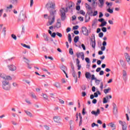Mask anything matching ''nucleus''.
I'll return each instance as SVG.
<instances>
[{"mask_svg": "<svg viewBox=\"0 0 130 130\" xmlns=\"http://www.w3.org/2000/svg\"><path fill=\"white\" fill-rule=\"evenodd\" d=\"M46 7L50 13V16L48 17V20H51V18H54V20H55V15H56V10L54 9L55 4L52 2H50L49 4H47Z\"/></svg>", "mask_w": 130, "mask_h": 130, "instance_id": "1", "label": "nucleus"}, {"mask_svg": "<svg viewBox=\"0 0 130 130\" xmlns=\"http://www.w3.org/2000/svg\"><path fill=\"white\" fill-rule=\"evenodd\" d=\"M73 6H75V4H74V3H71L69 4V6L66 8V9L63 8L60 10V15L61 17V21H64V20H66V13H68V9L72 10Z\"/></svg>", "mask_w": 130, "mask_h": 130, "instance_id": "2", "label": "nucleus"}, {"mask_svg": "<svg viewBox=\"0 0 130 130\" xmlns=\"http://www.w3.org/2000/svg\"><path fill=\"white\" fill-rule=\"evenodd\" d=\"M9 80H3L2 81V87L4 90L9 91L11 89V84H10Z\"/></svg>", "mask_w": 130, "mask_h": 130, "instance_id": "3", "label": "nucleus"}, {"mask_svg": "<svg viewBox=\"0 0 130 130\" xmlns=\"http://www.w3.org/2000/svg\"><path fill=\"white\" fill-rule=\"evenodd\" d=\"M53 119L55 122L58 123V125H61V124H62L61 122H60L61 118L60 116H54L53 117Z\"/></svg>", "mask_w": 130, "mask_h": 130, "instance_id": "4", "label": "nucleus"}, {"mask_svg": "<svg viewBox=\"0 0 130 130\" xmlns=\"http://www.w3.org/2000/svg\"><path fill=\"white\" fill-rule=\"evenodd\" d=\"M0 78H2V79H3L4 81L8 80V81H11V80H13V78L12 77L10 76H6V75L4 74H0Z\"/></svg>", "mask_w": 130, "mask_h": 130, "instance_id": "5", "label": "nucleus"}, {"mask_svg": "<svg viewBox=\"0 0 130 130\" xmlns=\"http://www.w3.org/2000/svg\"><path fill=\"white\" fill-rule=\"evenodd\" d=\"M82 32L85 36H89V33H90V31H89L85 26H83L82 27Z\"/></svg>", "mask_w": 130, "mask_h": 130, "instance_id": "6", "label": "nucleus"}, {"mask_svg": "<svg viewBox=\"0 0 130 130\" xmlns=\"http://www.w3.org/2000/svg\"><path fill=\"white\" fill-rule=\"evenodd\" d=\"M25 19H26V16L24 13H22V14L19 15L18 21V22H24Z\"/></svg>", "mask_w": 130, "mask_h": 130, "instance_id": "7", "label": "nucleus"}, {"mask_svg": "<svg viewBox=\"0 0 130 130\" xmlns=\"http://www.w3.org/2000/svg\"><path fill=\"white\" fill-rule=\"evenodd\" d=\"M119 123L122 126V130H126L127 127L126 126V123L125 122L122 121L121 120H119Z\"/></svg>", "mask_w": 130, "mask_h": 130, "instance_id": "8", "label": "nucleus"}, {"mask_svg": "<svg viewBox=\"0 0 130 130\" xmlns=\"http://www.w3.org/2000/svg\"><path fill=\"white\" fill-rule=\"evenodd\" d=\"M112 98V96L111 95H107L105 98H104L103 99V102L104 104H106L107 102H109V99H111Z\"/></svg>", "mask_w": 130, "mask_h": 130, "instance_id": "9", "label": "nucleus"}, {"mask_svg": "<svg viewBox=\"0 0 130 130\" xmlns=\"http://www.w3.org/2000/svg\"><path fill=\"white\" fill-rule=\"evenodd\" d=\"M7 67L9 70L11 72H15V71L17 70V67L14 64L8 65Z\"/></svg>", "mask_w": 130, "mask_h": 130, "instance_id": "10", "label": "nucleus"}, {"mask_svg": "<svg viewBox=\"0 0 130 130\" xmlns=\"http://www.w3.org/2000/svg\"><path fill=\"white\" fill-rule=\"evenodd\" d=\"M61 27V19H58L57 20V23H56V25L54 26V28H57V29H59Z\"/></svg>", "mask_w": 130, "mask_h": 130, "instance_id": "11", "label": "nucleus"}, {"mask_svg": "<svg viewBox=\"0 0 130 130\" xmlns=\"http://www.w3.org/2000/svg\"><path fill=\"white\" fill-rule=\"evenodd\" d=\"M125 57L127 62L130 66V56H129V55H128V53H125Z\"/></svg>", "mask_w": 130, "mask_h": 130, "instance_id": "12", "label": "nucleus"}, {"mask_svg": "<svg viewBox=\"0 0 130 130\" xmlns=\"http://www.w3.org/2000/svg\"><path fill=\"white\" fill-rule=\"evenodd\" d=\"M123 80H124V82H126L127 80L126 71L124 70L123 71Z\"/></svg>", "mask_w": 130, "mask_h": 130, "instance_id": "13", "label": "nucleus"}, {"mask_svg": "<svg viewBox=\"0 0 130 130\" xmlns=\"http://www.w3.org/2000/svg\"><path fill=\"white\" fill-rule=\"evenodd\" d=\"M72 76L75 80V83H77L78 82V76H77V74H76V72L75 70L72 71Z\"/></svg>", "mask_w": 130, "mask_h": 130, "instance_id": "14", "label": "nucleus"}, {"mask_svg": "<svg viewBox=\"0 0 130 130\" xmlns=\"http://www.w3.org/2000/svg\"><path fill=\"white\" fill-rule=\"evenodd\" d=\"M91 114H93V115H95V116H98V114H100V110L98 109L96 112L95 111H92Z\"/></svg>", "mask_w": 130, "mask_h": 130, "instance_id": "15", "label": "nucleus"}, {"mask_svg": "<svg viewBox=\"0 0 130 130\" xmlns=\"http://www.w3.org/2000/svg\"><path fill=\"white\" fill-rule=\"evenodd\" d=\"M113 112L115 115L117 113V107H116V104H114V105H113Z\"/></svg>", "mask_w": 130, "mask_h": 130, "instance_id": "16", "label": "nucleus"}, {"mask_svg": "<svg viewBox=\"0 0 130 130\" xmlns=\"http://www.w3.org/2000/svg\"><path fill=\"white\" fill-rule=\"evenodd\" d=\"M54 22H55V19L54 18H52V20L51 21H50V20H49V21L48 22V23H47V26H50L51 25H52L54 23Z\"/></svg>", "mask_w": 130, "mask_h": 130, "instance_id": "17", "label": "nucleus"}, {"mask_svg": "<svg viewBox=\"0 0 130 130\" xmlns=\"http://www.w3.org/2000/svg\"><path fill=\"white\" fill-rule=\"evenodd\" d=\"M90 44L92 48H95L96 46V42L95 41V37H94V41L91 40V42L90 43Z\"/></svg>", "mask_w": 130, "mask_h": 130, "instance_id": "18", "label": "nucleus"}, {"mask_svg": "<svg viewBox=\"0 0 130 130\" xmlns=\"http://www.w3.org/2000/svg\"><path fill=\"white\" fill-rule=\"evenodd\" d=\"M24 112H25V113H26V115H27V116H29V117H33L32 113H31V112H30L29 111H27V110H24Z\"/></svg>", "mask_w": 130, "mask_h": 130, "instance_id": "19", "label": "nucleus"}, {"mask_svg": "<svg viewBox=\"0 0 130 130\" xmlns=\"http://www.w3.org/2000/svg\"><path fill=\"white\" fill-rule=\"evenodd\" d=\"M120 63L122 68H125L126 66V63H125V62L123 60H120Z\"/></svg>", "mask_w": 130, "mask_h": 130, "instance_id": "20", "label": "nucleus"}, {"mask_svg": "<svg viewBox=\"0 0 130 130\" xmlns=\"http://www.w3.org/2000/svg\"><path fill=\"white\" fill-rule=\"evenodd\" d=\"M99 2L100 4L99 5L100 8H102L104 6V0H99Z\"/></svg>", "mask_w": 130, "mask_h": 130, "instance_id": "21", "label": "nucleus"}, {"mask_svg": "<svg viewBox=\"0 0 130 130\" xmlns=\"http://www.w3.org/2000/svg\"><path fill=\"white\" fill-rule=\"evenodd\" d=\"M110 126L111 127H113L112 129L114 130L116 128V126H115V124L113 123V122L110 123Z\"/></svg>", "mask_w": 130, "mask_h": 130, "instance_id": "22", "label": "nucleus"}, {"mask_svg": "<svg viewBox=\"0 0 130 130\" xmlns=\"http://www.w3.org/2000/svg\"><path fill=\"white\" fill-rule=\"evenodd\" d=\"M85 77L86 79H90V78H91V73H90V72H86Z\"/></svg>", "mask_w": 130, "mask_h": 130, "instance_id": "23", "label": "nucleus"}, {"mask_svg": "<svg viewBox=\"0 0 130 130\" xmlns=\"http://www.w3.org/2000/svg\"><path fill=\"white\" fill-rule=\"evenodd\" d=\"M42 97H43L44 99H45V100H48V95L45 93H42Z\"/></svg>", "mask_w": 130, "mask_h": 130, "instance_id": "24", "label": "nucleus"}, {"mask_svg": "<svg viewBox=\"0 0 130 130\" xmlns=\"http://www.w3.org/2000/svg\"><path fill=\"white\" fill-rule=\"evenodd\" d=\"M54 86L56 87V88H60V83L59 82H55L54 83Z\"/></svg>", "mask_w": 130, "mask_h": 130, "instance_id": "25", "label": "nucleus"}, {"mask_svg": "<svg viewBox=\"0 0 130 130\" xmlns=\"http://www.w3.org/2000/svg\"><path fill=\"white\" fill-rule=\"evenodd\" d=\"M43 37L44 38L45 41H48L49 40L48 39V36H47V35H46L45 34H43Z\"/></svg>", "mask_w": 130, "mask_h": 130, "instance_id": "26", "label": "nucleus"}, {"mask_svg": "<svg viewBox=\"0 0 130 130\" xmlns=\"http://www.w3.org/2000/svg\"><path fill=\"white\" fill-rule=\"evenodd\" d=\"M111 90V88H110V87H108L107 89H105L104 90V92L105 94H107L109 93V91H110Z\"/></svg>", "mask_w": 130, "mask_h": 130, "instance_id": "27", "label": "nucleus"}, {"mask_svg": "<svg viewBox=\"0 0 130 130\" xmlns=\"http://www.w3.org/2000/svg\"><path fill=\"white\" fill-rule=\"evenodd\" d=\"M84 54V52H79L76 53V56L79 58L80 57L82 56V55Z\"/></svg>", "mask_w": 130, "mask_h": 130, "instance_id": "28", "label": "nucleus"}, {"mask_svg": "<svg viewBox=\"0 0 130 130\" xmlns=\"http://www.w3.org/2000/svg\"><path fill=\"white\" fill-rule=\"evenodd\" d=\"M22 46L23 47H25L26 48H28V49H30L31 48V47L29 45H27L25 44H21Z\"/></svg>", "mask_w": 130, "mask_h": 130, "instance_id": "29", "label": "nucleus"}, {"mask_svg": "<svg viewBox=\"0 0 130 130\" xmlns=\"http://www.w3.org/2000/svg\"><path fill=\"white\" fill-rule=\"evenodd\" d=\"M31 96L32 98H34V99H36V100H37V96H36V95H35V93H34V92H31Z\"/></svg>", "mask_w": 130, "mask_h": 130, "instance_id": "30", "label": "nucleus"}, {"mask_svg": "<svg viewBox=\"0 0 130 130\" xmlns=\"http://www.w3.org/2000/svg\"><path fill=\"white\" fill-rule=\"evenodd\" d=\"M68 41L70 43H72V36L70 34H68Z\"/></svg>", "mask_w": 130, "mask_h": 130, "instance_id": "31", "label": "nucleus"}, {"mask_svg": "<svg viewBox=\"0 0 130 130\" xmlns=\"http://www.w3.org/2000/svg\"><path fill=\"white\" fill-rule=\"evenodd\" d=\"M107 12L110 13V14H112L113 13V9H110V7H109V9H107Z\"/></svg>", "mask_w": 130, "mask_h": 130, "instance_id": "32", "label": "nucleus"}, {"mask_svg": "<svg viewBox=\"0 0 130 130\" xmlns=\"http://www.w3.org/2000/svg\"><path fill=\"white\" fill-rule=\"evenodd\" d=\"M79 36L75 37L74 39L75 43H77V42H78V41H79Z\"/></svg>", "mask_w": 130, "mask_h": 130, "instance_id": "33", "label": "nucleus"}, {"mask_svg": "<svg viewBox=\"0 0 130 130\" xmlns=\"http://www.w3.org/2000/svg\"><path fill=\"white\" fill-rule=\"evenodd\" d=\"M106 24H107V22L106 21H104L103 22H102L100 27H104V26H106Z\"/></svg>", "mask_w": 130, "mask_h": 130, "instance_id": "34", "label": "nucleus"}, {"mask_svg": "<svg viewBox=\"0 0 130 130\" xmlns=\"http://www.w3.org/2000/svg\"><path fill=\"white\" fill-rule=\"evenodd\" d=\"M11 37L12 38H13V39H14V40H17V36H16L14 34H12L11 35Z\"/></svg>", "mask_w": 130, "mask_h": 130, "instance_id": "35", "label": "nucleus"}, {"mask_svg": "<svg viewBox=\"0 0 130 130\" xmlns=\"http://www.w3.org/2000/svg\"><path fill=\"white\" fill-rule=\"evenodd\" d=\"M56 35L57 36H58L59 37H60V38H61V37H62V35L61 34V33H60V32H57L56 33Z\"/></svg>", "mask_w": 130, "mask_h": 130, "instance_id": "36", "label": "nucleus"}, {"mask_svg": "<svg viewBox=\"0 0 130 130\" xmlns=\"http://www.w3.org/2000/svg\"><path fill=\"white\" fill-rule=\"evenodd\" d=\"M100 82H101V81L97 79L95 80V83L98 86L100 84Z\"/></svg>", "mask_w": 130, "mask_h": 130, "instance_id": "37", "label": "nucleus"}, {"mask_svg": "<svg viewBox=\"0 0 130 130\" xmlns=\"http://www.w3.org/2000/svg\"><path fill=\"white\" fill-rule=\"evenodd\" d=\"M102 31L103 32H104V33H105V32L107 31V28H106V27H103L102 28Z\"/></svg>", "mask_w": 130, "mask_h": 130, "instance_id": "38", "label": "nucleus"}, {"mask_svg": "<svg viewBox=\"0 0 130 130\" xmlns=\"http://www.w3.org/2000/svg\"><path fill=\"white\" fill-rule=\"evenodd\" d=\"M23 58L24 59V62H26V63L28 64L29 63V60L25 57H24Z\"/></svg>", "mask_w": 130, "mask_h": 130, "instance_id": "39", "label": "nucleus"}, {"mask_svg": "<svg viewBox=\"0 0 130 130\" xmlns=\"http://www.w3.org/2000/svg\"><path fill=\"white\" fill-rule=\"evenodd\" d=\"M69 53L71 55H73V54H74V51H73V49L72 48H70L69 49Z\"/></svg>", "mask_w": 130, "mask_h": 130, "instance_id": "40", "label": "nucleus"}, {"mask_svg": "<svg viewBox=\"0 0 130 130\" xmlns=\"http://www.w3.org/2000/svg\"><path fill=\"white\" fill-rule=\"evenodd\" d=\"M2 33L4 36H6V27H4Z\"/></svg>", "mask_w": 130, "mask_h": 130, "instance_id": "41", "label": "nucleus"}, {"mask_svg": "<svg viewBox=\"0 0 130 130\" xmlns=\"http://www.w3.org/2000/svg\"><path fill=\"white\" fill-rule=\"evenodd\" d=\"M25 102H26V103H27V104L29 105H31V104H32V103H31V102H30V101H29L28 99L25 100Z\"/></svg>", "mask_w": 130, "mask_h": 130, "instance_id": "42", "label": "nucleus"}, {"mask_svg": "<svg viewBox=\"0 0 130 130\" xmlns=\"http://www.w3.org/2000/svg\"><path fill=\"white\" fill-rule=\"evenodd\" d=\"M51 36L53 38H55V36H56V33H55V32L52 33V35H51Z\"/></svg>", "mask_w": 130, "mask_h": 130, "instance_id": "43", "label": "nucleus"}, {"mask_svg": "<svg viewBox=\"0 0 130 130\" xmlns=\"http://www.w3.org/2000/svg\"><path fill=\"white\" fill-rule=\"evenodd\" d=\"M103 35H104V34L103 32H100L99 34V37L100 38H102V37H103Z\"/></svg>", "mask_w": 130, "mask_h": 130, "instance_id": "44", "label": "nucleus"}, {"mask_svg": "<svg viewBox=\"0 0 130 130\" xmlns=\"http://www.w3.org/2000/svg\"><path fill=\"white\" fill-rule=\"evenodd\" d=\"M86 8L88 9V10H91V7H90V5H89L88 4L86 3L85 4Z\"/></svg>", "mask_w": 130, "mask_h": 130, "instance_id": "45", "label": "nucleus"}, {"mask_svg": "<svg viewBox=\"0 0 130 130\" xmlns=\"http://www.w3.org/2000/svg\"><path fill=\"white\" fill-rule=\"evenodd\" d=\"M101 49L102 51H104V50L106 49V47H105V46H103L102 47H101Z\"/></svg>", "mask_w": 130, "mask_h": 130, "instance_id": "46", "label": "nucleus"}, {"mask_svg": "<svg viewBox=\"0 0 130 130\" xmlns=\"http://www.w3.org/2000/svg\"><path fill=\"white\" fill-rule=\"evenodd\" d=\"M80 13L81 15H83V16H85V15H86V13H85V12H84L83 10H81Z\"/></svg>", "mask_w": 130, "mask_h": 130, "instance_id": "47", "label": "nucleus"}, {"mask_svg": "<svg viewBox=\"0 0 130 130\" xmlns=\"http://www.w3.org/2000/svg\"><path fill=\"white\" fill-rule=\"evenodd\" d=\"M85 61L87 63H90V59L88 57L85 58Z\"/></svg>", "mask_w": 130, "mask_h": 130, "instance_id": "48", "label": "nucleus"}, {"mask_svg": "<svg viewBox=\"0 0 130 130\" xmlns=\"http://www.w3.org/2000/svg\"><path fill=\"white\" fill-rule=\"evenodd\" d=\"M100 89L102 90H103V82H101Z\"/></svg>", "mask_w": 130, "mask_h": 130, "instance_id": "49", "label": "nucleus"}, {"mask_svg": "<svg viewBox=\"0 0 130 130\" xmlns=\"http://www.w3.org/2000/svg\"><path fill=\"white\" fill-rule=\"evenodd\" d=\"M61 70L63 72V73H66L64 70H66V67L64 66H62L61 67Z\"/></svg>", "mask_w": 130, "mask_h": 130, "instance_id": "50", "label": "nucleus"}, {"mask_svg": "<svg viewBox=\"0 0 130 130\" xmlns=\"http://www.w3.org/2000/svg\"><path fill=\"white\" fill-rule=\"evenodd\" d=\"M71 30H72V29L70 27H68L66 29V32L67 33H69V32H70Z\"/></svg>", "mask_w": 130, "mask_h": 130, "instance_id": "51", "label": "nucleus"}, {"mask_svg": "<svg viewBox=\"0 0 130 130\" xmlns=\"http://www.w3.org/2000/svg\"><path fill=\"white\" fill-rule=\"evenodd\" d=\"M97 78H95V75H91V80L93 81V80H95Z\"/></svg>", "mask_w": 130, "mask_h": 130, "instance_id": "52", "label": "nucleus"}, {"mask_svg": "<svg viewBox=\"0 0 130 130\" xmlns=\"http://www.w3.org/2000/svg\"><path fill=\"white\" fill-rule=\"evenodd\" d=\"M78 19L81 21V22H83V21H84V18L83 17H78Z\"/></svg>", "mask_w": 130, "mask_h": 130, "instance_id": "53", "label": "nucleus"}, {"mask_svg": "<svg viewBox=\"0 0 130 130\" xmlns=\"http://www.w3.org/2000/svg\"><path fill=\"white\" fill-rule=\"evenodd\" d=\"M78 28H79V26L78 25L73 26L74 30H78Z\"/></svg>", "mask_w": 130, "mask_h": 130, "instance_id": "54", "label": "nucleus"}, {"mask_svg": "<svg viewBox=\"0 0 130 130\" xmlns=\"http://www.w3.org/2000/svg\"><path fill=\"white\" fill-rule=\"evenodd\" d=\"M98 14V11H94L93 14V17H95V16H97Z\"/></svg>", "mask_w": 130, "mask_h": 130, "instance_id": "55", "label": "nucleus"}, {"mask_svg": "<svg viewBox=\"0 0 130 130\" xmlns=\"http://www.w3.org/2000/svg\"><path fill=\"white\" fill-rule=\"evenodd\" d=\"M93 104H96L97 103V100L94 99L92 101Z\"/></svg>", "mask_w": 130, "mask_h": 130, "instance_id": "56", "label": "nucleus"}, {"mask_svg": "<svg viewBox=\"0 0 130 130\" xmlns=\"http://www.w3.org/2000/svg\"><path fill=\"white\" fill-rule=\"evenodd\" d=\"M103 46H106L107 45V43L106 41H104L102 44Z\"/></svg>", "mask_w": 130, "mask_h": 130, "instance_id": "57", "label": "nucleus"}, {"mask_svg": "<svg viewBox=\"0 0 130 130\" xmlns=\"http://www.w3.org/2000/svg\"><path fill=\"white\" fill-rule=\"evenodd\" d=\"M44 127L45 128L46 130H50L49 126H47V125H44Z\"/></svg>", "mask_w": 130, "mask_h": 130, "instance_id": "58", "label": "nucleus"}, {"mask_svg": "<svg viewBox=\"0 0 130 130\" xmlns=\"http://www.w3.org/2000/svg\"><path fill=\"white\" fill-rule=\"evenodd\" d=\"M12 85L13 86V87H17L18 86V84H17L16 82H14L12 83Z\"/></svg>", "mask_w": 130, "mask_h": 130, "instance_id": "59", "label": "nucleus"}, {"mask_svg": "<svg viewBox=\"0 0 130 130\" xmlns=\"http://www.w3.org/2000/svg\"><path fill=\"white\" fill-rule=\"evenodd\" d=\"M81 47H82L83 50H86V47L85 46V45H84L83 44L81 45Z\"/></svg>", "mask_w": 130, "mask_h": 130, "instance_id": "60", "label": "nucleus"}, {"mask_svg": "<svg viewBox=\"0 0 130 130\" xmlns=\"http://www.w3.org/2000/svg\"><path fill=\"white\" fill-rule=\"evenodd\" d=\"M34 4V2L33 0H30V7H32L33 4Z\"/></svg>", "mask_w": 130, "mask_h": 130, "instance_id": "61", "label": "nucleus"}, {"mask_svg": "<svg viewBox=\"0 0 130 130\" xmlns=\"http://www.w3.org/2000/svg\"><path fill=\"white\" fill-rule=\"evenodd\" d=\"M76 64L77 66L80 64V60H79L78 58L76 59Z\"/></svg>", "mask_w": 130, "mask_h": 130, "instance_id": "62", "label": "nucleus"}, {"mask_svg": "<svg viewBox=\"0 0 130 130\" xmlns=\"http://www.w3.org/2000/svg\"><path fill=\"white\" fill-rule=\"evenodd\" d=\"M23 82H25V83H26V84H28V85H30V82L28 81L27 80H24Z\"/></svg>", "mask_w": 130, "mask_h": 130, "instance_id": "63", "label": "nucleus"}, {"mask_svg": "<svg viewBox=\"0 0 130 130\" xmlns=\"http://www.w3.org/2000/svg\"><path fill=\"white\" fill-rule=\"evenodd\" d=\"M76 10L77 11H80L81 10V7L80 6H76Z\"/></svg>", "mask_w": 130, "mask_h": 130, "instance_id": "64", "label": "nucleus"}]
</instances>
